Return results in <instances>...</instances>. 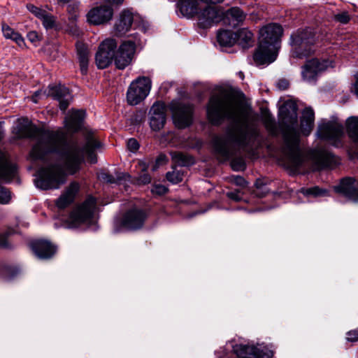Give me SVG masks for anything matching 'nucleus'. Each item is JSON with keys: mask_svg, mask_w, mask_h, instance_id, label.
Masks as SVG:
<instances>
[{"mask_svg": "<svg viewBox=\"0 0 358 358\" xmlns=\"http://www.w3.org/2000/svg\"><path fill=\"white\" fill-rule=\"evenodd\" d=\"M85 117V112L83 110L69 111L64 120L66 131L62 128L55 131H41L27 120L20 121L14 131L19 138H37L29 153L31 160L43 159L48 154H57L62 160L64 170L73 175L80 169L85 153L87 155L91 163L96 162L94 150L101 146L100 142L92 133L87 134L83 147H80L76 141H67V132L75 133L79 131Z\"/></svg>", "mask_w": 358, "mask_h": 358, "instance_id": "obj_1", "label": "nucleus"}, {"mask_svg": "<svg viewBox=\"0 0 358 358\" xmlns=\"http://www.w3.org/2000/svg\"><path fill=\"white\" fill-rule=\"evenodd\" d=\"M207 117L213 124H220L224 119L232 122L226 136H215L213 140L220 161H226L235 154V145L246 148L252 145L259 136L256 124L248 120L241 103L230 92H222L211 96L207 106Z\"/></svg>", "mask_w": 358, "mask_h": 358, "instance_id": "obj_2", "label": "nucleus"}, {"mask_svg": "<svg viewBox=\"0 0 358 358\" xmlns=\"http://www.w3.org/2000/svg\"><path fill=\"white\" fill-rule=\"evenodd\" d=\"M283 137L282 153L288 167L293 171H315L326 167L332 168L338 163L330 152L318 149L305 155L299 148V133L297 124V106L292 102L285 103L279 110Z\"/></svg>", "mask_w": 358, "mask_h": 358, "instance_id": "obj_3", "label": "nucleus"}, {"mask_svg": "<svg viewBox=\"0 0 358 358\" xmlns=\"http://www.w3.org/2000/svg\"><path fill=\"white\" fill-rule=\"evenodd\" d=\"M282 31V27L276 23L268 24L260 29L259 44L253 55L257 65L270 64L275 60Z\"/></svg>", "mask_w": 358, "mask_h": 358, "instance_id": "obj_4", "label": "nucleus"}, {"mask_svg": "<svg viewBox=\"0 0 358 358\" xmlns=\"http://www.w3.org/2000/svg\"><path fill=\"white\" fill-rule=\"evenodd\" d=\"M198 0H179L180 10L182 15L192 17L198 15L199 24L202 28H208L220 22L223 12L217 7L207 6L201 9Z\"/></svg>", "mask_w": 358, "mask_h": 358, "instance_id": "obj_5", "label": "nucleus"}, {"mask_svg": "<svg viewBox=\"0 0 358 358\" xmlns=\"http://www.w3.org/2000/svg\"><path fill=\"white\" fill-rule=\"evenodd\" d=\"M66 181V173L59 164H50L40 169L35 180L37 187L41 189H59Z\"/></svg>", "mask_w": 358, "mask_h": 358, "instance_id": "obj_6", "label": "nucleus"}, {"mask_svg": "<svg viewBox=\"0 0 358 358\" xmlns=\"http://www.w3.org/2000/svg\"><path fill=\"white\" fill-rule=\"evenodd\" d=\"M292 55L296 58L307 57L314 51L315 34L310 29H298L291 36Z\"/></svg>", "mask_w": 358, "mask_h": 358, "instance_id": "obj_7", "label": "nucleus"}, {"mask_svg": "<svg viewBox=\"0 0 358 358\" xmlns=\"http://www.w3.org/2000/svg\"><path fill=\"white\" fill-rule=\"evenodd\" d=\"M148 218L147 213L141 208H133L124 213L122 218L114 223V231L120 232L122 229L136 231L141 229Z\"/></svg>", "mask_w": 358, "mask_h": 358, "instance_id": "obj_8", "label": "nucleus"}, {"mask_svg": "<svg viewBox=\"0 0 358 358\" xmlns=\"http://www.w3.org/2000/svg\"><path fill=\"white\" fill-rule=\"evenodd\" d=\"M152 83L148 77L136 78L129 85L127 93V100L129 105L135 106L141 103L149 94Z\"/></svg>", "mask_w": 358, "mask_h": 358, "instance_id": "obj_9", "label": "nucleus"}, {"mask_svg": "<svg viewBox=\"0 0 358 358\" xmlns=\"http://www.w3.org/2000/svg\"><path fill=\"white\" fill-rule=\"evenodd\" d=\"M43 96H51L57 100L59 103V108L62 110H65L70 103L71 96L69 90L64 85H49L45 91L38 90L31 97V100L34 103H37L38 99Z\"/></svg>", "mask_w": 358, "mask_h": 358, "instance_id": "obj_10", "label": "nucleus"}, {"mask_svg": "<svg viewBox=\"0 0 358 358\" xmlns=\"http://www.w3.org/2000/svg\"><path fill=\"white\" fill-rule=\"evenodd\" d=\"M96 200L94 197H88L81 205L74 209L69 218V227H76L80 224L89 221L94 212Z\"/></svg>", "mask_w": 358, "mask_h": 358, "instance_id": "obj_11", "label": "nucleus"}, {"mask_svg": "<svg viewBox=\"0 0 358 358\" xmlns=\"http://www.w3.org/2000/svg\"><path fill=\"white\" fill-rule=\"evenodd\" d=\"M343 134V124L336 118L331 120H322L318 125L317 132L320 138L333 141L336 146L338 145V138Z\"/></svg>", "mask_w": 358, "mask_h": 358, "instance_id": "obj_12", "label": "nucleus"}, {"mask_svg": "<svg viewBox=\"0 0 358 358\" xmlns=\"http://www.w3.org/2000/svg\"><path fill=\"white\" fill-rule=\"evenodd\" d=\"M170 108L174 124L178 128L183 129L191 124L193 113L192 105L176 101L171 103Z\"/></svg>", "mask_w": 358, "mask_h": 358, "instance_id": "obj_13", "label": "nucleus"}, {"mask_svg": "<svg viewBox=\"0 0 358 358\" xmlns=\"http://www.w3.org/2000/svg\"><path fill=\"white\" fill-rule=\"evenodd\" d=\"M117 45V43L113 38H107L100 44L95 56L96 64L99 69H105L112 63Z\"/></svg>", "mask_w": 358, "mask_h": 358, "instance_id": "obj_14", "label": "nucleus"}, {"mask_svg": "<svg viewBox=\"0 0 358 358\" xmlns=\"http://www.w3.org/2000/svg\"><path fill=\"white\" fill-rule=\"evenodd\" d=\"M333 67L331 62L327 60L313 59L307 61L303 66L301 75L303 80L308 83H315L320 73Z\"/></svg>", "mask_w": 358, "mask_h": 358, "instance_id": "obj_15", "label": "nucleus"}, {"mask_svg": "<svg viewBox=\"0 0 358 358\" xmlns=\"http://www.w3.org/2000/svg\"><path fill=\"white\" fill-rule=\"evenodd\" d=\"M136 45L131 41H124L115 53V64L119 69H125L131 62Z\"/></svg>", "mask_w": 358, "mask_h": 358, "instance_id": "obj_16", "label": "nucleus"}, {"mask_svg": "<svg viewBox=\"0 0 358 358\" xmlns=\"http://www.w3.org/2000/svg\"><path fill=\"white\" fill-rule=\"evenodd\" d=\"M113 11L108 6H101L91 9L87 15V21L90 24H101L112 19Z\"/></svg>", "mask_w": 358, "mask_h": 358, "instance_id": "obj_17", "label": "nucleus"}, {"mask_svg": "<svg viewBox=\"0 0 358 358\" xmlns=\"http://www.w3.org/2000/svg\"><path fill=\"white\" fill-rule=\"evenodd\" d=\"M166 107L162 103H155L150 110V125L152 130L159 131L162 129L166 122Z\"/></svg>", "mask_w": 358, "mask_h": 358, "instance_id": "obj_18", "label": "nucleus"}, {"mask_svg": "<svg viewBox=\"0 0 358 358\" xmlns=\"http://www.w3.org/2000/svg\"><path fill=\"white\" fill-rule=\"evenodd\" d=\"M334 189L349 200L358 201V185L353 178L343 179L338 185L334 187Z\"/></svg>", "mask_w": 358, "mask_h": 358, "instance_id": "obj_19", "label": "nucleus"}, {"mask_svg": "<svg viewBox=\"0 0 358 358\" xmlns=\"http://www.w3.org/2000/svg\"><path fill=\"white\" fill-rule=\"evenodd\" d=\"M80 190V185L77 182H71L60 196L56 200L55 205L59 209H64L70 206Z\"/></svg>", "mask_w": 358, "mask_h": 358, "instance_id": "obj_20", "label": "nucleus"}, {"mask_svg": "<svg viewBox=\"0 0 358 358\" xmlns=\"http://www.w3.org/2000/svg\"><path fill=\"white\" fill-rule=\"evenodd\" d=\"M30 245L39 259H50L56 252V247L48 241L36 240L31 242Z\"/></svg>", "mask_w": 358, "mask_h": 358, "instance_id": "obj_21", "label": "nucleus"}, {"mask_svg": "<svg viewBox=\"0 0 358 358\" xmlns=\"http://www.w3.org/2000/svg\"><path fill=\"white\" fill-rule=\"evenodd\" d=\"M134 17L132 13L129 10H123L116 20L114 30L117 35H122L127 33L131 28Z\"/></svg>", "mask_w": 358, "mask_h": 358, "instance_id": "obj_22", "label": "nucleus"}, {"mask_svg": "<svg viewBox=\"0 0 358 358\" xmlns=\"http://www.w3.org/2000/svg\"><path fill=\"white\" fill-rule=\"evenodd\" d=\"M16 167L8 162L5 153L0 151V179L10 181L15 174Z\"/></svg>", "mask_w": 358, "mask_h": 358, "instance_id": "obj_23", "label": "nucleus"}, {"mask_svg": "<svg viewBox=\"0 0 358 358\" xmlns=\"http://www.w3.org/2000/svg\"><path fill=\"white\" fill-rule=\"evenodd\" d=\"M315 113L310 108H306L302 113L300 128L303 135L308 136L314 126Z\"/></svg>", "mask_w": 358, "mask_h": 358, "instance_id": "obj_24", "label": "nucleus"}, {"mask_svg": "<svg viewBox=\"0 0 358 358\" xmlns=\"http://www.w3.org/2000/svg\"><path fill=\"white\" fill-rule=\"evenodd\" d=\"M76 50L80 68L82 74L85 75L87 72L89 64V53L87 47L82 43H77Z\"/></svg>", "mask_w": 358, "mask_h": 358, "instance_id": "obj_25", "label": "nucleus"}, {"mask_svg": "<svg viewBox=\"0 0 358 358\" xmlns=\"http://www.w3.org/2000/svg\"><path fill=\"white\" fill-rule=\"evenodd\" d=\"M234 352L239 358H250L252 356H257V347L250 345H236L234 347Z\"/></svg>", "mask_w": 358, "mask_h": 358, "instance_id": "obj_26", "label": "nucleus"}, {"mask_svg": "<svg viewBox=\"0 0 358 358\" xmlns=\"http://www.w3.org/2000/svg\"><path fill=\"white\" fill-rule=\"evenodd\" d=\"M346 130L349 138L358 143V116H352L347 119Z\"/></svg>", "mask_w": 358, "mask_h": 358, "instance_id": "obj_27", "label": "nucleus"}, {"mask_svg": "<svg viewBox=\"0 0 358 358\" xmlns=\"http://www.w3.org/2000/svg\"><path fill=\"white\" fill-rule=\"evenodd\" d=\"M217 39L221 46L231 47L236 42V36L231 31L224 30L218 32Z\"/></svg>", "mask_w": 358, "mask_h": 358, "instance_id": "obj_28", "label": "nucleus"}, {"mask_svg": "<svg viewBox=\"0 0 358 358\" xmlns=\"http://www.w3.org/2000/svg\"><path fill=\"white\" fill-rule=\"evenodd\" d=\"M227 15L231 20V24L236 27L245 20L246 13L238 7H233L227 10Z\"/></svg>", "mask_w": 358, "mask_h": 358, "instance_id": "obj_29", "label": "nucleus"}, {"mask_svg": "<svg viewBox=\"0 0 358 358\" xmlns=\"http://www.w3.org/2000/svg\"><path fill=\"white\" fill-rule=\"evenodd\" d=\"M171 155L172 160L178 166H188L194 164V159L190 155L179 152H171Z\"/></svg>", "mask_w": 358, "mask_h": 358, "instance_id": "obj_30", "label": "nucleus"}, {"mask_svg": "<svg viewBox=\"0 0 358 358\" xmlns=\"http://www.w3.org/2000/svg\"><path fill=\"white\" fill-rule=\"evenodd\" d=\"M299 192L307 197H320L329 196V192L326 189L320 188L318 186H314L308 188H301Z\"/></svg>", "mask_w": 358, "mask_h": 358, "instance_id": "obj_31", "label": "nucleus"}, {"mask_svg": "<svg viewBox=\"0 0 358 358\" xmlns=\"http://www.w3.org/2000/svg\"><path fill=\"white\" fill-rule=\"evenodd\" d=\"M262 121L268 131L275 136L278 134V129L275 124V119L272 117L271 114L268 112H266L263 114Z\"/></svg>", "mask_w": 358, "mask_h": 358, "instance_id": "obj_32", "label": "nucleus"}, {"mask_svg": "<svg viewBox=\"0 0 358 358\" xmlns=\"http://www.w3.org/2000/svg\"><path fill=\"white\" fill-rule=\"evenodd\" d=\"M2 31L3 36L6 38H10L15 41L19 45H22L24 43V40L21 35L17 32H15L13 29L9 27L8 25L3 24Z\"/></svg>", "mask_w": 358, "mask_h": 358, "instance_id": "obj_33", "label": "nucleus"}, {"mask_svg": "<svg viewBox=\"0 0 358 358\" xmlns=\"http://www.w3.org/2000/svg\"><path fill=\"white\" fill-rule=\"evenodd\" d=\"M236 41L243 47L248 45L253 38V34L248 29H241L236 33Z\"/></svg>", "mask_w": 358, "mask_h": 358, "instance_id": "obj_34", "label": "nucleus"}, {"mask_svg": "<svg viewBox=\"0 0 358 358\" xmlns=\"http://www.w3.org/2000/svg\"><path fill=\"white\" fill-rule=\"evenodd\" d=\"M166 179L173 184H177L182 180L183 173L178 170L173 169L166 173Z\"/></svg>", "mask_w": 358, "mask_h": 358, "instance_id": "obj_35", "label": "nucleus"}, {"mask_svg": "<svg viewBox=\"0 0 358 358\" xmlns=\"http://www.w3.org/2000/svg\"><path fill=\"white\" fill-rule=\"evenodd\" d=\"M257 356H252L250 358H271L273 355V352L266 346H257Z\"/></svg>", "mask_w": 358, "mask_h": 358, "instance_id": "obj_36", "label": "nucleus"}, {"mask_svg": "<svg viewBox=\"0 0 358 358\" xmlns=\"http://www.w3.org/2000/svg\"><path fill=\"white\" fill-rule=\"evenodd\" d=\"M27 9L29 11H30L31 13H33L36 17H37L39 19H42L44 15L47 13L45 10L38 8L35 6L33 4H28L27 6Z\"/></svg>", "mask_w": 358, "mask_h": 358, "instance_id": "obj_37", "label": "nucleus"}, {"mask_svg": "<svg viewBox=\"0 0 358 358\" xmlns=\"http://www.w3.org/2000/svg\"><path fill=\"white\" fill-rule=\"evenodd\" d=\"M41 20H42V23H43V27L46 29H52L55 26V19L51 15H49V14L46 13L44 15V17L41 19Z\"/></svg>", "mask_w": 358, "mask_h": 358, "instance_id": "obj_38", "label": "nucleus"}, {"mask_svg": "<svg viewBox=\"0 0 358 358\" xmlns=\"http://www.w3.org/2000/svg\"><path fill=\"white\" fill-rule=\"evenodd\" d=\"M11 198L10 192L5 187H0V203H8Z\"/></svg>", "mask_w": 358, "mask_h": 358, "instance_id": "obj_39", "label": "nucleus"}, {"mask_svg": "<svg viewBox=\"0 0 358 358\" xmlns=\"http://www.w3.org/2000/svg\"><path fill=\"white\" fill-rule=\"evenodd\" d=\"M334 20L341 24H347L350 20L349 13L346 11H343L334 15Z\"/></svg>", "mask_w": 358, "mask_h": 358, "instance_id": "obj_40", "label": "nucleus"}, {"mask_svg": "<svg viewBox=\"0 0 358 358\" xmlns=\"http://www.w3.org/2000/svg\"><path fill=\"white\" fill-rule=\"evenodd\" d=\"M231 166L234 171H242L245 168V164L243 159H234L231 162Z\"/></svg>", "mask_w": 358, "mask_h": 358, "instance_id": "obj_41", "label": "nucleus"}, {"mask_svg": "<svg viewBox=\"0 0 358 358\" xmlns=\"http://www.w3.org/2000/svg\"><path fill=\"white\" fill-rule=\"evenodd\" d=\"M130 176L125 173H117L115 176V182L116 184H122L124 182L129 180Z\"/></svg>", "mask_w": 358, "mask_h": 358, "instance_id": "obj_42", "label": "nucleus"}, {"mask_svg": "<svg viewBox=\"0 0 358 358\" xmlns=\"http://www.w3.org/2000/svg\"><path fill=\"white\" fill-rule=\"evenodd\" d=\"M242 192L239 189H236L234 191L229 192L227 193V196L236 201H239L242 199Z\"/></svg>", "mask_w": 358, "mask_h": 358, "instance_id": "obj_43", "label": "nucleus"}, {"mask_svg": "<svg viewBox=\"0 0 358 358\" xmlns=\"http://www.w3.org/2000/svg\"><path fill=\"white\" fill-rule=\"evenodd\" d=\"M231 180L234 184L241 187H245L248 185L247 181L241 176H233Z\"/></svg>", "mask_w": 358, "mask_h": 358, "instance_id": "obj_44", "label": "nucleus"}, {"mask_svg": "<svg viewBox=\"0 0 358 358\" xmlns=\"http://www.w3.org/2000/svg\"><path fill=\"white\" fill-rule=\"evenodd\" d=\"M127 145L128 149L131 152H136L139 148V143L135 138H129Z\"/></svg>", "mask_w": 358, "mask_h": 358, "instance_id": "obj_45", "label": "nucleus"}, {"mask_svg": "<svg viewBox=\"0 0 358 358\" xmlns=\"http://www.w3.org/2000/svg\"><path fill=\"white\" fill-rule=\"evenodd\" d=\"M99 178L108 183L115 182V176L110 175L107 173H101L99 176Z\"/></svg>", "mask_w": 358, "mask_h": 358, "instance_id": "obj_46", "label": "nucleus"}, {"mask_svg": "<svg viewBox=\"0 0 358 358\" xmlns=\"http://www.w3.org/2000/svg\"><path fill=\"white\" fill-rule=\"evenodd\" d=\"M152 192L154 194H158V195H162L166 194L168 192V189L162 185H155L154 187L152 189Z\"/></svg>", "mask_w": 358, "mask_h": 358, "instance_id": "obj_47", "label": "nucleus"}, {"mask_svg": "<svg viewBox=\"0 0 358 358\" xmlns=\"http://www.w3.org/2000/svg\"><path fill=\"white\" fill-rule=\"evenodd\" d=\"M138 181L140 184H148V183L150 182L151 177L147 173L143 172V173H142L138 177Z\"/></svg>", "mask_w": 358, "mask_h": 358, "instance_id": "obj_48", "label": "nucleus"}, {"mask_svg": "<svg viewBox=\"0 0 358 358\" xmlns=\"http://www.w3.org/2000/svg\"><path fill=\"white\" fill-rule=\"evenodd\" d=\"M289 82L285 79H281L278 81L276 86L280 90H287L289 87Z\"/></svg>", "mask_w": 358, "mask_h": 358, "instance_id": "obj_49", "label": "nucleus"}, {"mask_svg": "<svg viewBox=\"0 0 358 358\" xmlns=\"http://www.w3.org/2000/svg\"><path fill=\"white\" fill-rule=\"evenodd\" d=\"M166 160V157L164 155H160L156 159V164L152 167V171L157 170L159 165L164 163Z\"/></svg>", "mask_w": 358, "mask_h": 358, "instance_id": "obj_50", "label": "nucleus"}, {"mask_svg": "<svg viewBox=\"0 0 358 358\" xmlns=\"http://www.w3.org/2000/svg\"><path fill=\"white\" fill-rule=\"evenodd\" d=\"M347 339L349 341L355 342L358 340V333L356 331H351L348 333Z\"/></svg>", "mask_w": 358, "mask_h": 358, "instance_id": "obj_51", "label": "nucleus"}, {"mask_svg": "<svg viewBox=\"0 0 358 358\" xmlns=\"http://www.w3.org/2000/svg\"><path fill=\"white\" fill-rule=\"evenodd\" d=\"M255 185H256V187L258 190H260V189H263L264 191V193H260V192H255V194L258 196H264L265 194H266V192H267V189L265 187H263L262 185H259V181H257L256 183H255Z\"/></svg>", "mask_w": 358, "mask_h": 358, "instance_id": "obj_52", "label": "nucleus"}, {"mask_svg": "<svg viewBox=\"0 0 358 358\" xmlns=\"http://www.w3.org/2000/svg\"><path fill=\"white\" fill-rule=\"evenodd\" d=\"M27 38L32 43L36 42L38 40V36L36 31L29 32L27 34Z\"/></svg>", "mask_w": 358, "mask_h": 358, "instance_id": "obj_53", "label": "nucleus"}, {"mask_svg": "<svg viewBox=\"0 0 358 358\" xmlns=\"http://www.w3.org/2000/svg\"><path fill=\"white\" fill-rule=\"evenodd\" d=\"M138 166L143 172H145L147 171V169H148V164L145 162H142V161L139 162Z\"/></svg>", "mask_w": 358, "mask_h": 358, "instance_id": "obj_54", "label": "nucleus"}, {"mask_svg": "<svg viewBox=\"0 0 358 358\" xmlns=\"http://www.w3.org/2000/svg\"><path fill=\"white\" fill-rule=\"evenodd\" d=\"M201 1L206 3L217 4L222 3L224 0H201Z\"/></svg>", "mask_w": 358, "mask_h": 358, "instance_id": "obj_55", "label": "nucleus"}, {"mask_svg": "<svg viewBox=\"0 0 358 358\" xmlns=\"http://www.w3.org/2000/svg\"><path fill=\"white\" fill-rule=\"evenodd\" d=\"M108 2L114 4V5H120L122 4L124 0H106Z\"/></svg>", "mask_w": 358, "mask_h": 358, "instance_id": "obj_56", "label": "nucleus"}, {"mask_svg": "<svg viewBox=\"0 0 358 358\" xmlns=\"http://www.w3.org/2000/svg\"><path fill=\"white\" fill-rule=\"evenodd\" d=\"M0 246L4 247V248L8 246V244H7V242H6V240L5 239V238L3 236H0Z\"/></svg>", "mask_w": 358, "mask_h": 358, "instance_id": "obj_57", "label": "nucleus"}, {"mask_svg": "<svg viewBox=\"0 0 358 358\" xmlns=\"http://www.w3.org/2000/svg\"><path fill=\"white\" fill-rule=\"evenodd\" d=\"M3 123L0 122V141L3 138Z\"/></svg>", "mask_w": 358, "mask_h": 358, "instance_id": "obj_58", "label": "nucleus"}, {"mask_svg": "<svg viewBox=\"0 0 358 358\" xmlns=\"http://www.w3.org/2000/svg\"><path fill=\"white\" fill-rule=\"evenodd\" d=\"M71 0H57V1L59 3H62V4H65V3H67L70 1Z\"/></svg>", "mask_w": 358, "mask_h": 358, "instance_id": "obj_59", "label": "nucleus"}, {"mask_svg": "<svg viewBox=\"0 0 358 358\" xmlns=\"http://www.w3.org/2000/svg\"><path fill=\"white\" fill-rule=\"evenodd\" d=\"M238 75H239V76H240V78H241V79H243V78H244V75H243V72L240 71V72L238 73Z\"/></svg>", "mask_w": 358, "mask_h": 358, "instance_id": "obj_60", "label": "nucleus"}, {"mask_svg": "<svg viewBox=\"0 0 358 358\" xmlns=\"http://www.w3.org/2000/svg\"><path fill=\"white\" fill-rule=\"evenodd\" d=\"M73 34H78V30L76 28H75V30H74V31L73 32Z\"/></svg>", "mask_w": 358, "mask_h": 358, "instance_id": "obj_61", "label": "nucleus"}]
</instances>
